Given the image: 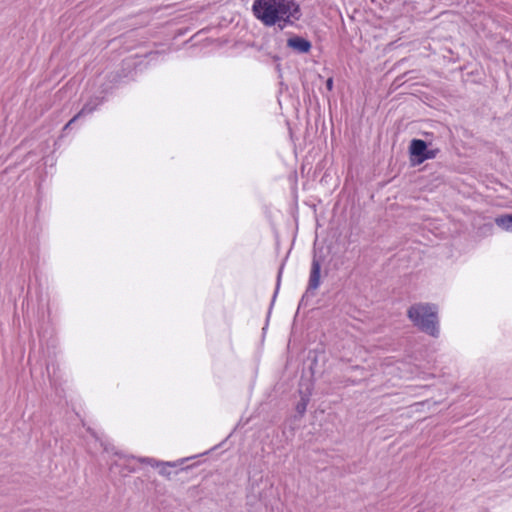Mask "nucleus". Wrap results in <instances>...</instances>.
I'll use <instances>...</instances> for the list:
<instances>
[{
  "mask_svg": "<svg viewBox=\"0 0 512 512\" xmlns=\"http://www.w3.org/2000/svg\"><path fill=\"white\" fill-rule=\"evenodd\" d=\"M427 143L421 139H413L410 143V153L411 155L418 158V161L421 163V159L426 151Z\"/></svg>",
  "mask_w": 512,
  "mask_h": 512,
  "instance_id": "0eeeda50",
  "label": "nucleus"
},
{
  "mask_svg": "<svg viewBox=\"0 0 512 512\" xmlns=\"http://www.w3.org/2000/svg\"><path fill=\"white\" fill-rule=\"evenodd\" d=\"M252 12L265 26H278L281 30L301 17L300 7L294 0H254Z\"/></svg>",
  "mask_w": 512,
  "mask_h": 512,
  "instance_id": "f257e3e1",
  "label": "nucleus"
},
{
  "mask_svg": "<svg viewBox=\"0 0 512 512\" xmlns=\"http://www.w3.org/2000/svg\"><path fill=\"white\" fill-rule=\"evenodd\" d=\"M438 152H439V149H428V146H427L426 151L423 155V158L421 159V162L428 160V159L435 158L436 155L438 154Z\"/></svg>",
  "mask_w": 512,
  "mask_h": 512,
  "instance_id": "1a4fd4ad",
  "label": "nucleus"
},
{
  "mask_svg": "<svg viewBox=\"0 0 512 512\" xmlns=\"http://www.w3.org/2000/svg\"><path fill=\"white\" fill-rule=\"evenodd\" d=\"M287 46L298 53H308L312 45L310 41L300 36H293L287 40Z\"/></svg>",
  "mask_w": 512,
  "mask_h": 512,
  "instance_id": "7ed1b4c3",
  "label": "nucleus"
},
{
  "mask_svg": "<svg viewBox=\"0 0 512 512\" xmlns=\"http://www.w3.org/2000/svg\"><path fill=\"white\" fill-rule=\"evenodd\" d=\"M407 315L421 331L433 337H438L437 309L434 305L427 303L414 304L408 309Z\"/></svg>",
  "mask_w": 512,
  "mask_h": 512,
  "instance_id": "f03ea898",
  "label": "nucleus"
},
{
  "mask_svg": "<svg viewBox=\"0 0 512 512\" xmlns=\"http://www.w3.org/2000/svg\"><path fill=\"white\" fill-rule=\"evenodd\" d=\"M494 221L499 228L512 233V213L500 215L496 217Z\"/></svg>",
  "mask_w": 512,
  "mask_h": 512,
  "instance_id": "6e6552de",
  "label": "nucleus"
},
{
  "mask_svg": "<svg viewBox=\"0 0 512 512\" xmlns=\"http://www.w3.org/2000/svg\"><path fill=\"white\" fill-rule=\"evenodd\" d=\"M138 461L141 463L151 465L152 467L159 468V473L163 476H169L170 472H169L168 468L176 466L175 462H161L154 458H149V457L138 458Z\"/></svg>",
  "mask_w": 512,
  "mask_h": 512,
  "instance_id": "39448f33",
  "label": "nucleus"
},
{
  "mask_svg": "<svg viewBox=\"0 0 512 512\" xmlns=\"http://www.w3.org/2000/svg\"><path fill=\"white\" fill-rule=\"evenodd\" d=\"M113 465H118V461H114V462L111 464V466H113Z\"/></svg>",
  "mask_w": 512,
  "mask_h": 512,
  "instance_id": "4468645a",
  "label": "nucleus"
},
{
  "mask_svg": "<svg viewBox=\"0 0 512 512\" xmlns=\"http://www.w3.org/2000/svg\"><path fill=\"white\" fill-rule=\"evenodd\" d=\"M326 88L331 91L333 89V78H328L326 81Z\"/></svg>",
  "mask_w": 512,
  "mask_h": 512,
  "instance_id": "f8f14e48",
  "label": "nucleus"
},
{
  "mask_svg": "<svg viewBox=\"0 0 512 512\" xmlns=\"http://www.w3.org/2000/svg\"><path fill=\"white\" fill-rule=\"evenodd\" d=\"M307 403H308V397L303 396L301 398V401L297 404V410L299 413L303 414L305 412Z\"/></svg>",
  "mask_w": 512,
  "mask_h": 512,
  "instance_id": "9d476101",
  "label": "nucleus"
},
{
  "mask_svg": "<svg viewBox=\"0 0 512 512\" xmlns=\"http://www.w3.org/2000/svg\"><path fill=\"white\" fill-rule=\"evenodd\" d=\"M321 263L315 257L312 260L308 290H316L320 286Z\"/></svg>",
  "mask_w": 512,
  "mask_h": 512,
  "instance_id": "20e7f679",
  "label": "nucleus"
},
{
  "mask_svg": "<svg viewBox=\"0 0 512 512\" xmlns=\"http://www.w3.org/2000/svg\"><path fill=\"white\" fill-rule=\"evenodd\" d=\"M99 105L98 100H91L87 102L83 108L65 125L64 129L69 128L80 117L92 113Z\"/></svg>",
  "mask_w": 512,
  "mask_h": 512,
  "instance_id": "423d86ee",
  "label": "nucleus"
},
{
  "mask_svg": "<svg viewBox=\"0 0 512 512\" xmlns=\"http://www.w3.org/2000/svg\"><path fill=\"white\" fill-rule=\"evenodd\" d=\"M114 454L117 455L119 457V460L123 461L124 463H126L129 459H133V457L122 455V454H119L118 452H114Z\"/></svg>",
  "mask_w": 512,
  "mask_h": 512,
  "instance_id": "9b49d317",
  "label": "nucleus"
},
{
  "mask_svg": "<svg viewBox=\"0 0 512 512\" xmlns=\"http://www.w3.org/2000/svg\"><path fill=\"white\" fill-rule=\"evenodd\" d=\"M101 445L104 447V450H105L106 452H114V447L109 446V445H107V444H105V443H103V442H101Z\"/></svg>",
  "mask_w": 512,
  "mask_h": 512,
  "instance_id": "ddd939ff",
  "label": "nucleus"
}]
</instances>
